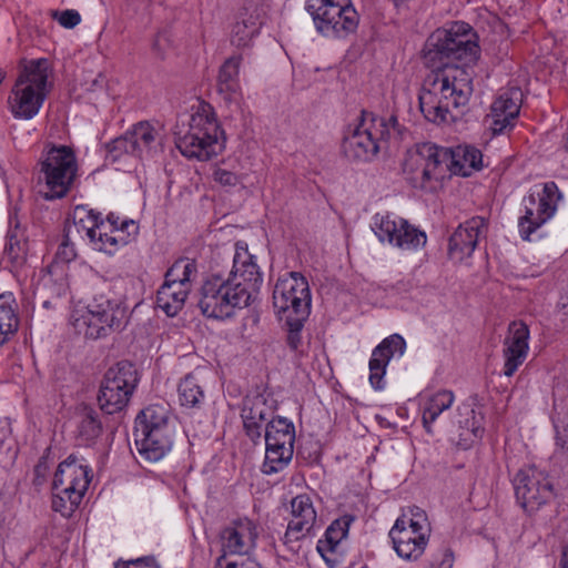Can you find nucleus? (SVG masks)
<instances>
[{
    "mask_svg": "<svg viewBox=\"0 0 568 568\" xmlns=\"http://www.w3.org/2000/svg\"><path fill=\"white\" fill-rule=\"evenodd\" d=\"M476 34L469 24L454 22L428 38L424 61L430 69L419 93V108L434 123L456 121L473 93V64L479 57Z\"/></svg>",
    "mask_w": 568,
    "mask_h": 568,
    "instance_id": "obj_1",
    "label": "nucleus"
},
{
    "mask_svg": "<svg viewBox=\"0 0 568 568\" xmlns=\"http://www.w3.org/2000/svg\"><path fill=\"white\" fill-rule=\"evenodd\" d=\"M232 262L227 276L211 273L202 284L199 307L207 317H230L235 308L248 306L258 294L262 273L245 243L235 244Z\"/></svg>",
    "mask_w": 568,
    "mask_h": 568,
    "instance_id": "obj_2",
    "label": "nucleus"
},
{
    "mask_svg": "<svg viewBox=\"0 0 568 568\" xmlns=\"http://www.w3.org/2000/svg\"><path fill=\"white\" fill-rule=\"evenodd\" d=\"M400 126L395 115L388 119L362 112L361 120L349 128L342 143V151L353 161H372L379 153H386L390 140H399Z\"/></svg>",
    "mask_w": 568,
    "mask_h": 568,
    "instance_id": "obj_3",
    "label": "nucleus"
},
{
    "mask_svg": "<svg viewBox=\"0 0 568 568\" xmlns=\"http://www.w3.org/2000/svg\"><path fill=\"white\" fill-rule=\"evenodd\" d=\"M175 143L184 156L200 161H209L224 150V132L211 104L199 103L191 114L189 130Z\"/></svg>",
    "mask_w": 568,
    "mask_h": 568,
    "instance_id": "obj_4",
    "label": "nucleus"
},
{
    "mask_svg": "<svg viewBox=\"0 0 568 568\" xmlns=\"http://www.w3.org/2000/svg\"><path fill=\"white\" fill-rule=\"evenodd\" d=\"M77 158L67 145H52L43 150L36 168L37 187L45 200L64 197L75 180Z\"/></svg>",
    "mask_w": 568,
    "mask_h": 568,
    "instance_id": "obj_5",
    "label": "nucleus"
},
{
    "mask_svg": "<svg viewBox=\"0 0 568 568\" xmlns=\"http://www.w3.org/2000/svg\"><path fill=\"white\" fill-rule=\"evenodd\" d=\"M49 62L31 60L22 65L10 98L11 111L17 118L31 119L40 110L49 93Z\"/></svg>",
    "mask_w": 568,
    "mask_h": 568,
    "instance_id": "obj_6",
    "label": "nucleus"
},
{
    "mask_svg": "<svg viewBox=\"0 0 568 568\" xmlns=\"http://www.w3.org/2000/svg\"><path fill=\"white\" fill-rule=\"evenodd\" d=\"M126 308L118 298L101 294L81 311L72 314V325L79 334L97 339L123 326Z\"/></svg>",
    "mask_w": 568,
    "mask_h": 568,
    "instance_id": "obj_7",
    "label": "nucleus"
},
{
    "mask_svg": "<svg viewBox=\"0 0 568 568\" xmlns=\"http://www.w3.org/2000/svg\"><path fill=\"white\" fill-rule=\"evenodd\" d=\"M306 10L324 36L344 38L358 27L359 16L351 0H307Z\"/></svg>",
    "mask_w": 568,
    "mask_h": 568,
    "instance_id": "obj_8",
    "label": "nucleus"
},
{
    "mask_svg": "<svg viewBox=\"0 0 568 568\" xmlns=\"http://www.w3.org/2000/svg\"><path fill=\"white\" fill-rule=\"evenodd\" d=\"M273 307L280 321H306L311 312V293L306 278L291 272L280 277L273 290Z\"/></svg>",
    "mask_w": 568,
    "mask_h": 568,
    "instance_id": "obj_9",
    "label": "nucleus"
},
{
    "mask_svg": "<svg viewBox=\"0 0 568 568\" xmlns=\"http://www.w3.org/2000/svg\"><path fill=\"white\" fill-rule=\"evenodd\" d=\"M295 426L284 417H276L265 425V459L262 470L266 475L282 471L294 454Z\"/></svg>",
    "mask_w": 568,
    "mask_h": 568,
    "instance_id": "obj_10",
    "label": "nucleus"
},
{
    "mask_svg": "<svg viewBox=\"0 0 568 568\" xmlns=\"http://www.w3.org/2000/svg\"><path fill=\"white\" fill-rule=\"evenodd\" d=\"M196 273V263L191 258H180L168 270L156 294V305L168 316L176 315L183 307Z\"/></svg>",
    "mask_w": 568,
    "mask_h": 568,
    "instance_id": "obj_11",
    "label": "nucleus"
},
{
    "mask_svg": "<svg viewBox=\"0 0 568 568\" xmlns=\"http://www.w3.org/2000/svg\"><path fill=\"white\" fill-rule=\"evenodd\" d=\"M439 155L440 148L432 143H424L407 152L403 171L414 187L433 189V181L443 178V162Z\"/></svg>",
    "mask_w": 568,
    "mask_h": 568,
    "instance_id": "obj_12",
    "label": "nucleus"
},
{
    "mask_svg": "<svg viewBox=\"0 0 568 568\" xmlns=\"http://www.w3.org/2000/svg\"><path fill=\"white\" fill-rule=\"evenodd\" d=\"M516 499L528 514H532L554 499L549 476L535 466L520 469L514 478Z\"/></svg>",
    "mask_w": 568,
    "mask_h": 568,
    "instance_id": "obj_13",
    "label": "nucleus"
},
{
    "mask_svg": "<svg viewBox=\"0 0 568 568\" xmlns=\"http://www.w3.org/2000/svg\"><path fill=\"white\" fill-rule=\"evenodd\" d=\"M161 146V136L150 122L142 121L132 126L124 135L112 140L106 144L109 156L115 161L122 154H131L136 158L152 156Z\"/></svg>",
    "mask_w": 568,
    "mask_h": 568,
    "instance_id": "obj_14",
    "label": "nucleus"
},
{
    "mask_svg": "<svg viewBox=\"0 0 568 568\" xmlns=\"http://www.w3.org/2000/svg\"><path fill=\"white\" fill-rule=\"evenodd\" d=\"M372 230L382 242H388L399 248L413 250L426 244V234L410 225L406 220L392 214H376Z\"/></svg>",
    "mask_w": 568,
    "mask_h": 568,
    "instance_id": "obj_15",
    "label": "nucleus"
},
{
    "mask_svg": "<svg viewBox=\"0 0 568 568\" xmlns=\"http://www.w3.org/2000/svg\"><path fill=\"white\" fill-rule=\"evenodd\" d=\"M256 538V526L248 518L239 519L233 524V526L225 528L222 532V547L224 554L217 559V566L223 568V562H225V568H254L255 564L253 561H226L225 556L227 554H248L254 548Z\"/></svg>",
    "mask_w": 568,
    "mask_h": 568,
    "instance_id": "obj_16",
    "label": "nucleus"
},
{
    "mask_svg": "<svg viewBox=\"0 0 568 568\" xmlns=\"http://www.w3.org/2000/svg\"><path fill=\"white\" fill-rule=\"evenodd\" d=\"M520 103L521 92L517 88L498 95L490 106V113L486 116V123L493 135L501 134L514 125L520 111Z\"/></svg>",
    "mask_w": 568,
    "mask_h": 568,
    "instance_id": "obj_17",
    "label": "nucleus"
},
{
    "mask_svg": "<svg viewBox=\"0 0 568 568\" xmlns=\"http://www.w3.org/2000/svg\"><path fill=\"white\" fill-rule=\"evenodd\" d=\"M529 328L523 322H513L504 339V375L510 377L525 362L528 354Z\"/></svg>",
    "mask_w": 568,
    "mask_h": 568,
    "instance_id": "obj_18",
    "label": "nucleus"
},
{
    "mask_svg": "<svg viewBox=\"0 0 568 568\" xmlns=\"http://www.w3.org/2000/svg\"><path fill=\"white\" fill-rule=\"evenodd\" d=\"M292 518L284 535V544H291L302 539L311 532L316 524V511L312 499L307 495H298L291 501Z\"/></svg>",
    "mask_w": 568,
    "mask_h": 568,
    "instance_id": "obj_19",
    "label": "nucleus"
},
{
    "mask_svg": "<svg viewBox=\"0 0 568 568\" xmlns=\"http://www.w3.org/2000/svg\"><path fill=\"white\" fill-rule=\"evenodd\" d=\"M406 348L405 339L398 335L393 334L378 344L372 353L369 361V383L375 389L384 388V375L390 358L398 353L403 355Z\"/></svg>",
    "mask_w": 568,
    "mask_h": 568,
    "instance_id": "obj_20",
    "label": "nucleus"
},
{
    "mask_svg": "<svg viewBox=\"0 0 568 568\" xmlns=\"http://www.w3.org/2000/svg\"><path fill=\"white\" fill-rule=\"evenodd\" d=\"M486 229V220L480 216L471 217L459 225L449 239V255L457 260L470 256Z\"/></svg>",
    "mask_w": 568,
    "mask_h": 568,
    "instance_id": "obj_21",
    "label": "nucleus"
},
{
    "mask_svg": "<svg viewBox=\"0 0 568 568\" xmlns=\"http://www.w3.org/2000/svg\"><path fill=\"white\" fill-rule=\"evenodd\" d=\"M114 231H116V234L110 231L103 220H100L95 231V239H91L90 242L97 250L112 254L120 246L126 245L135 239L139 233V224L134 220H124L121 222L120 229Z\"/></svg>",
    "mask_w": 568,
    "mask_h": 568,
    "instance_id": "obj_22",
    "label": "nucleus"
},
{
    "mask_svg": "<svg viewBox=\"0 0 568 568\" xmlns=\"http://www.w3.org/2000/svg\"><path fill=\"white\" fill-rule=\"evenodd\" d=\"M443 170L454 174L468 176L474 170L483 166L481 152L469 145H458L455 149L440 148Z\"/></svg>",
    "mask_w": 568,
    "mask_h": 568,
    "instance_id": "obj_23",
    "label": "nucleus"
},
{
    "mask_svg": "<svg viewBox=\"0 0 568 568\" xmlns=\"http://www.w3.org/2000/svg\"><path fill=\"white\" fill-rule=\"evenodd\" d=\"M90 484V469L73 455L59 464L54 474L52 488H67V490L85 494Z\"/></svg>",
    "mask_w": 568,
    "mask_h": 568,
    "instance_id": "obj_24",
    "label": "nucleus"
},
{
    "mask_svg": "<svg viewBox=\"0 0 568 568\" xmlns=\"http://www.w3.org/2000/svg\"><path fill=\"white\" fill-rule=\"evenodd\" d=\"M389 537L397 555L405 559L420 557L428 541L427 538L415 535L414 530H408L405 514L397 518L389 531Z\"/></svg>",
    "mask_w": 568,
    "mask_h": 568,
    "instance_id": "obj_25",
    "label": "nucleus"
},
{
    "mask_svg": "<svg viewBox=\"0 0 568 568\" xmlns=\"http://www.w3.org/2000/svg\"><path fill=\"white\" fill-rule=\"evenodd\" d=\"M241 61V55H232L224 61L219 70L216 90L229 104H239L242 98L239 81Z\"/></svg>",
    "mask_w": 568,
    "mask_h": 568,
    "instance_id": "obj_26",
    "label": "nucleus"
},
{
    "mask_svg": "<svg viewBox=\"0 0 568 568\" xmlns=\"http://www.w3.org/2000/svg\"><path fill=\"white\" fill-rule=\"evenodd\" d=\"M271 415V408L262 395L247 396L242 408L245 432L252 439L261 438V430Z\"/></svg>",
    "mask_w": 568,
    "mask_h": 568,
    "instance_id": "obj_27",
    "label": "nucleus"
},
{
    "mask_svg": "<svg viewBox=\"0 0 568 568\" xmlns=\"http://www.w3.org/2000/svg\"><path fill=\"white\" fill-rule=\"evenodd\" d=\"M136 449L146 462L160 460L172 447V432L134 433Z\"/></svg>",
    "mask_w": 568,
    "mask_h": 568,
    "instance_id": "obj_28",
    "label": "nucleus"
},
{
    "mask_svg": "<svg viewBox=\"0 0 568 568\" xmlns=\"http://www.w3.org/2000/svg\"><path fill=\"white\" fill-rule=\"evenodd\" d=\"M172 432L169 425V409L164 405H150L136 417L134 433Z\"/></svg>",
    "mask_w": 568,
    "mask_h": 568,
    "instance_id": "obj_29",
    "label": "nucleus"
},
{
    "mask_svg": "<svg viewBox=\"0 0 568 568\" xmlns=\"http://www.w3.org/2000/svg\"><path fill=\"white\" fill-rule=\"evenodd\" d=\"M100 214L84 209H77L73 221L65 223L64 231L68 239H82V233L91 241L95 239V231L100 222Z\"/></svg>",
    "mask_w": 568,
    "mask_h": 568,
    "instance_id": "obj_30",
    "label": "nucleus"
},
{
    "mask_svg": "<svg viewBox=\"0 0 568 568\" xmlns=\"http://www.w3.org/2000/svg\"><path fill=\"white\" fill-rule=\"evenodd\" d=\"M132 393L121 386H110L102 382L98 396L100 408L109 415L121 412L128 405Z\"/></svg>",
    "mask_w": 568,
    "mask_h": 568,
    "instance_id": "obj_31",
    "label": "nucleus"
},
{
    "mask_svg": "<svg viewBox=\"0 0 568 568\" xmlns=\"http://www.w3.org/2000/svg\"><path fill=\"white\" fill-rule=\"evenodd\" d=\"M102 382L133 392L139 383V375L132 363L122 361L106 371Z\"/></svg>",
    "mask_w": 568,
    "mask_h": 568,
    "instance_id": "obj_32",
    "label": "nucleus"
},
{
    "mask_svg": "<svg viewBox=\"0 0 568 568\" xmlns=\"http://www.w3.org/2000/svg\"><path fill=\"white\" fill-rule=\"evenodd\" d=\"M454 399L450 390H439L427 398L423 409V425L427 433H432V424L453 405Z\"/></svg>",
    "mask_w": 568,
    "mask_h": 568,
    "instance_id": "obj_33",
    "label": "nucleus"
},
{
    "mask_svg": "<svg viewBox=\"0 0 568 568\" xmlns=\"http://www.w3.org/2000/svg\"><path fill=\"white\" fill-rule=\"evenodd\" d=\"M178 392L181 405L186 407L199 408L205 398L203 386L196 373H190L181 379Z\"/></svg>",
    "mask_w": 568,
    "mask_h": 568,
    "instance_id": "obj_34",
    "label": "nucleus"
},
{
    "mask_svg": "<svg viewBox=\"0 0 568 568\" xmlns=\"http://www.w3.org/2000/svg\"><path fill=\"white\" fill-rule=\"evenodd\" d=\"M11 293L0 295V346L18 329L19 320L13 307Z\"/></svg>",
    "mask_w": 568,
    "mask_h": 568,
    "instance_id": "obj_35",
    "label": "nucleus"
},
{
    "mask_svg": "<svg viewBox=\"0 0 568 568\" xmlns=\"http://www.w3.org/2000/svg\"><path fill=\"white\" fill-rule=\"evenodd\" d=\"M354 520L353 516L345 515L335 521L326 529V539L320 540L317 544V550L324 557L325 551H334V548L338 542L347 536L349 525Z\"/></svg>",
    "mask_w": 568,
    "mask_h": 568,
    "instance_id": "obj_36",
    "label": "nucleus"
},
{
    "mask_svg": "<svg viewBox=\"0 0 568 568\" xmlns=\"http://www.w3.org/2000/svg\"><path fill=\"white\" fill-rule=\"evenodd\" d=\"M52 509L63 517H70L80 505L83 494L67 490V488H52Z\"/></svg>",
    "mask_w": 568,
    "mask_h": 568,
    "instance_id": "obj_37",
    "label": "nucleus"
},
{
    "mask_svg": "<svg viewBox=\"0 0 568 568\" xmlns=\"http://www.w3.org/2000/svg\"><path fill=\"white\" fill-rule=\"evenodd\" d=\"M79 436L85 442H90L99 437L102 433V425L99 420L98 413L91 407H83L79 413Z\"/></svg>",
    "mask_w": 568,
    "mask_h": 568,
    "instance_id": "obj_38",
    "label": "nucleus"
},
{
    "mask_svg": "<svg viewBox=\"0 0 568 568\" xmlns=\"http://www.w3.org/2000/svg\"><path fill=\"white\" fill-rule=\"evenodd\" d=\"M257 31L258 23L252 16L236 21L232 29L231 43L237 48H245L250 44Z\"/></svg>",
    "mask_w": 568,
    "mask_h": 568,
    "instance_id": "obj_39",
    "label": "nucleus"
},
{
    "mask_svg": "<svg viewBox=\"0 0 568 568\" xmlns=\"http://www.w3.org/2000/svg\"><path fill=\"white\" fill-rule=\"evenodd\" d=\"M562 195L555 182H547L544 184L541 194L539 195L538 207L541 211L539 221H548L554 216L557 211L558 202Z\"/></svg>",
    "mask_w": 568,
    "mask_h": 568,
    "instance_id": "obj_40",
    "label": "nucleus"
},
{
    "mask_svg": "<svg viewBox=\"0 0 568 568\" xmlns=\"http://www.w3.org/2000/svg\"><path fill=\"white\" fill-rule=\"evenodd\" d=\"M540 217L542 216L539 207L535 210L532 206L526 205L525 214L518 221L519 234L523 240L530 241L531 234L547 222L539 221Z\"/></svg>",
    "mask_w": 568,
    "mask_h": 568,
    "instance_id": "obj_41",
    "label": "nucleus"
},
{
    "mask_svg": "<svg viewBox=\"0 0 568 568\" xmlns=\"http://www.w3.org/2000/svg\"><path fill=\"white\" fill-rule=\"evenodd\" d=\"M4 252L12 263L20 264L27 255V243L18 239L16 234H11L8 237Z\"/></svg>",
    "mask_w": 568,
    "mask_h": 568,
    "instance_id": "obj_42",
    "label": "nucleus"
},
{
    "mask_svg": "<svg viewBox=\"0 0 568 568\" xmlns=\"http://www.w3.org/2000/svg\"><path fill=\"white\" fill-rule=\"evenodd\" d=\"M63 240L58 247L55 253V260L62 263H69L75 258L77 252L74 248V244L78 241L77 239H68L67 232L63 230Z\"/></svg>",
    "mask_w": 568,
    "mask_h": 568,
    "instance_id": "obj_43",
    "label": "nucleus"
},
{
    "mask_svg": "<svg viewBox=\"0 0 568 568\" xmlns=\"http://www.w3.org/2000/svg\"><path fill=\"white\" fill-rule=\"evenodd\" d=\"M295 318L283 321L287 327V344L288 346L296 351L302 342L301 331L304 326L305 321H301V323H295Z\"/></svg>",
    "mask_w": 568,
    "mask_h": 568,
    "instance_id": "obj_44",
    "label": "nucleus"
},
{
    "mask_svg": "<svg viewBox=\"0 0 568 568\" xmlns=\"http://www.w3.org/2000/svg\"><path fill=\"white\" fill-rule=\"evenodd\" d=\"M53 19H55L62 27L67 29H72L78 26L81 21V16L77 10L68 9L61 12L54 11L52 14Z\"/></svg>",
    "mask_w": 568,
    "mask_h": 568,
    "instance_id": "obj_45",
    "label": "nucleus"
},
{
    "mask_svg": "<svg viewBox=\"0 0 568 568\" xmlns=\"http://www.w3.org/2000/svg\"><path fill=\"white\" fill-rule=\"evenodd\" d=\"M459 424L460 428L464 429L460 436L464 437L465 440L473 442L474 439L481 437L484 429L475 418H473V422L466 419L464 424L462 422H459Z\"/></svg>",
    "mask_w": 568,
    "mask_h": 568,
    "instance_id": "obj_46",
    "label": "nucleus"
},
{
    "mask_svg": "<svg viewBox=\"0 0 568 568\" xmlns=\"http://www.w3.org/2000/svg\"><path fill=\"white\" fill-rule=\"evenodd\" d=\"M115 568H161L153 557H142L129 561H118Z\"/></svg>",
    "mask_w": 568,
    "mask_h": 568,
    "instance_id": "obj_47",
    "label": "nucleus"
},
{
    "mask_svg": "<svg viewBox=\"0 0 568 568\" xmlns=\"http://www.w3.org/2000/svg\"><path fill=\"white\" fill-rule=\"evenodd\" d=\"M214 180L225 186H233L239 183L237 175L224 169L215 170Z\"/></svg>",
    "mask_w": 568,
    "mask_h": 568,
    "instance_id": "obj_48",
    "label": "nucleus"
},
{
    "mask_svg": "<svg viewBox=\"0 0 568 568\" xmlns=\"http://www.w3.org/2000/svg\"><path fill=\"white\" fill-rule=\"evenodd\" d=\"M556 444L561 452L568 456V424L562 428V430L556 426Z\"/></svg>",
    "mask_w": 568,
    "mask_h": 568,
    "instance_id": "obj_49",
    "label": "nucleus"
},
{
    "mask_svg": "<svg viewBox=\"0 0 568 568\" xmlns=\"http://www.w3.org/2000/svg\"><path fill=\"white\" fill-rule=\"evenodd\" d=\"M407 528L408 530H414L415 535H420L422 537H425L428 539L429 535V524H422L414 521V519H407Z\"/></svg>",
    "mask_w": 568,
    "mask_h": 568,
    "instance_id": "obj_50",
    "label": "nucleus"
},
{
    "mask_svg": "<svg viewBox=\"0 0 568 568\" xmlns=\"http://www.w3.org/2000/svg\"><path fill=\"white\" fill-rule=\"evenodd\" d=\"M407 519H414V521L417 523L428 524V519L425 511L418 507H413L409 509V516H407Z\"/></svg>",
    "mask_w": 568,
    "mask_h": 568,
    "instance_id": "obj_51",
    "label": "nucleus"
},
{
    "mask_svg": "<svg viewBox=\"0 0 568 568\" xmlns=\"http://www.w3.org/2000/svg\"><path fill=\"white\" fill-rule=\"evenodd\" d=\"M125 219H123L124 221ZM121 222H122V219H120V216L115 215L114 213H110L108 216H106V224L110 229V231H112V233H115L116 234V231H114L115 229H120V225H121Z\"/></svg>",
    "mask_w": 568,
    "mask_h": 568,
    "instance_id": "obj_52",
    "label": "nucleus"
},
{
    "mask_svg": "<svg viewBox=\"0 0 568 568\" xmlns=\"http://www.w3.org/2000/svg\"><path fill=\"white\" fill-rule=\"evenodd\" d=\"M453 567V554L450 551H446L444 555V559L442 561V568H452Z\"/></svg>",
    "mask_w": 568,
    "mask_h": 568,
    "instance_id": "obj_53",
    "label": "nucleus"
},
{
    "mask_svg": "<svg viewBox=\"0 0 568 568\" xmlns=\"http://www.w3.org/2000/svg\"><path fill=\"white\" fill-rule=\"evenodd\" d=\"M527 201L530 206H534L536 204V200H535L534 195H529L528 199H524V202H527Z\"/></svg>",
    "mask_w": 568,
    "mask_h": 568,
    "instance_id": "obj_54",
    "label": "nucleus"
},
{
    "mask_svg": "<svg viewBox=\"0 0 568 568\" xmlns=\"http://www.w3.org/2000/svg\"><path fill=\"white\" fill-rule=\"evenodd\" d=\"M2 80H3V75H2V73L0 72V83L2 82Z\"/></svg>",
    "mask_w": 568,
    "mask_h": 568,
    "instance_id": "obj_55",
    "label": "nucleus"
},
{
    "mask_svg": "<svg viewBox=\"0 0 568 568\" xmlns=\"http://www.w3.org/2000/svg\"><path fill=\"white\" fill-rule=\"evenodd\" d=\"M40 467H41V465H37L36 471H39Z\"/></svg>",
    "mask_w": 568,
    "mask_h": 568,
    "instance_id": "obj_56",
    "label": "nucleus"
}]
</instances>
